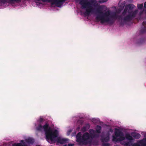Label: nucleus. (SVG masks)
Returning <instances> with one entry per match:
<instances>
[{"mask_svg":"<svg viewBox=\"0 0 146 146\" xmlns=\"http://www.w3.org/2000/svg\"><path fill=\"white\" fill-rule=\"evenodd\" d=\"M40 146L38 145V146Z\"/></svg>","mask_w":146,"mask_h":146,"instance_id":"obj_26","label":"nucleus"},{"mask_svg":"<svg viewBox=\"0 0 146 146\" xmlns=\"http://www.w3.org/2000/svg\"><path fill=\"white\" fill-rule=\"evenodd\" d=\"M113 132V130L110 129V131L102 133L100 136V141L102 143V146H110V144L107 142H108L110 139V132Z\"/></svg>","mask_w":146,"mask_h":146,"instance_id":"obj_7","label":"nucleus"},{"mask_svg":"<svg viewBox=\"0 0 146 146\" xmlns=\"http://www.w3.org/2000/svg\"><path fill=\"white\" fill-rule=\"evenodd\" d=\"M121 4L122 5V7L123 8L125 6V3L124 2L121 3Z\"/></svg>","mask_w":146,"mask_h":146,"instance_id":"obj_15","label":"nucleus"},{"mask_svg":"<svg viewBox=\"0 0 146 146\" xmlns=\"http://www.w3.org/2000/svg\"><path fill=\"white\" fill-rule=\"evenodd\" d=\"M90 120L92 122L96 123L97 122L99 121V119L98 118H93Z\"/></svg>","mask_w":146,"mask_h":146,"instance_id":"obj_13","label":"nucleus"},{"mask_svg":"<svg viewBox=\"0 0 146 146\" xmlns=\"http://www.w3.org/2000/svg\"><path fill=\"white\" fill-rule=\"evenodd\" d=\"M79 121H80V120H78L77 121V122H79Z\"/></svg>","mask_w":146,"mask_h":146,"instance_id":"obj_24","label":"nucleus"},{"mask_svg":"<svg viewBox=\"0 0 146 146\" xmlns=\"http://www.w3.org/2000/svg\"><path fill=\"white\" fill-rule=\"evenodd\" d=\"M44 117H40L35 123V127L36 130L45 133L46 140L50 144L54 143L57 142L61 144H65L68 143L69 139L58 137L59 133V129L55 127L52 128L48 122H46L42 125L44 122Z\"/></svg>","mask_w":146,"mask_h":146,"instance_id":"obj_1","label":"nucleus"},{"mask_svg":"<svg viewBox=\"0 0 146 146\" xmlns=\"http://www.w3.org/2000/svg\"><path fill=\"white\" fill-rule=\"evenodd\" d=\"M144 7L145 9H146V1L145 3L144 4ZM145 13L146 14V10L145 11Z\"/></svg>","mask_w":146,"mask_h":146,"instance_id":"obj_18","label":"nucleus"},{"mask_svg":"<svg viewBox=\"0 0 146 146\" xmlns=\"http://www.w3.org/2000/svg\"><path fill=\"white\" fill-rule=\"evenodd\" d=\"M144 137L141 140H139L141 146H146V133L144 135Z\"/></svg>","mask_w":146,"mask_h":146,"instance_id":"obj_11","label":"nucleus"},{"mask_svg":"<svg viewBox=\"0 0 146 146\" xmlns=\"http://www.w3.org/2000/svg\"><path fill=\"white\" fill-rule=\"evenodd\" d=\"M94 6L97 7L95 13L96 15V19L97 21H100L101 23L103 24L108 23L110 24H113L117 18V16L115 13L110 10L107 11L105 13L102 14V11L104 10H106L107 7L104 5H95Z\"/></svg>","mask_w":146,"mask_h":146,"instance_id":"obj_3","label":"nucleus"},{"mask_svg":"<svg viewBox=\"0 0 146 146\" xmlns=\"http://www.w3.org/2000/svg\"><path fill=\"white\" fill-rule=\"evenodd\" d=\"M95 129L96 131L90 129L89 130V133L85 132L82 134L81 132L78 133L76 135V141L78 145L80 146L88 144L97 145L98 142L96 139L99 137V134L101 132L102 127L100 125H97Z\"/></svg>","mask_w":146,"mask_h":146,"instance_id":"obj_2","label":"nucleus"},{"mask_svg":"<svg viewBox=\"0 0 146 146\" xmlns=\"http://www.w3.org/2000/svg\"><path fill=\"white\" fill-rule=\"evenodd\" d=\"M108 0H101V2L102 3H104L106 2Z\"/></svg>","mask_w":146,"mask_h":146,"instance_id":"obj_20","label":"nucleus"},{"mask_svg":"<svg viewBox=\"0 0 146 146\" xmlns=\"http://www.w3.org/2000/svg\"><path fill=\"white\" fill-rule=\"evenodd\" d=\"M68 146H74V144L71 143H68Z\"/></svg>","mask_w":146,"mask_h":146,"instance_id":"obj_19","label":"nucleus"},{"mask_svg":"<svg viewBox=\"0 0 146 146\" xmlns=\"http://www.w3.org/2000/svg\"><path fill=\"white\" fill-rule=\"evenodd\" d=\"M143 11L140 12L139 13V15H141V14H142V13H143Z\"/></svg>","mask_w":146,"mask_h":146,"instance_id":"obj_22","label":"nucleus"},{"mask_svg":"<svg viewBox=\"0 0 146 146\" xmlns=\"http://www.w3.org/2000/svg\"><path fill=\"white\" fill-rule=\"evenodd\" d=\"M90 124L89 123H86L84 126L81 128V131L85 133L86 131H87L90 129Z\"/></svg>","mask_w":146,"mask_h":146,"instance_id":"obj_10","label":"nucleus"},{"mask_svg":"<svg viewBox=\"0 0 146 146\" xmlns=\"http://www.w3.org/2000/svg\"><path fill=\"white\" fill-rule=\"evenodd\" d=\"M119 7H120V3L119 4Z\"/></svg>","mask_w":146,"mask_h":146,"instance_id":"obj_25","label":"nucleus"},{"mask_svg":"<svg viewBox=\"0 0 146 146\" xmlns=\"http://www.w3.org/2000/svg\"><path fill=\"white\" fill-rule=\"evenodd\" d=\"M131 135L129 133L126 134L125 136V140L127 141H133L134 139L133 138L136 139H139L141 137V135L137 133L132 132L131 133Z\"/></svg>","mask_w":146,"mask_h":146,"instance_id":"obj_8","label":"nucleus"},{"mask_svg":"<svg viewBox=\"0 0 146 146\" xmlns=\"http://www.w3.org/2000/svg\"><path fill=\"white\" fill-rule=\"evenodd\" d=\"M72 131V130H69L68 131V132H67V135H69L70 134V132Z\"/></svg>","mask_w":146,"mask_h":146,"instance_id":"obj_17","label":"nucleus"},{"mask_svg":"<svg viewBox=\"0 0 146 146\" xmlns=\"http://www.w3.org/2000/svg\"><path fill=\"white\" fill-rule=\"evenodd\" d=\"M140 33H146V27H142L140 30Z\"/></svg>","mask_w":146,"mask_h":146,"instance_id":"obj_12","label":"nucleus"},{"mask_svg":"<svg viewBox=\"0 0 146 146\" xmlns=\"http://www.w3.org/2000/svg\"><path fill=\"white\" fill-rule=\"evenodd\" d=\"M135 6L132 4H129L125 6L124 9L121 16H119L116 13L117 16V19L121 20V25H123L127 22L131 21L133 19L135 18L138 13V10L137 9L132 11L135 7ZM112 13H115L113 12Z\"/></svg>","mask_w":146,"mask_h":146,"instance_id":"obj_4","label":"nucleus"},{"mask_svg":"<svg viewBox=\"0 0 146 146\" xmlns=\"http://www.w3.org/2000/svg\"><path fill=\"white\" fill-rule=\"evenodd\" d=\"M142 24L143 25H146V21H144L143 23Z\"/></svg>","mask_w":146,"mask_h":146,"instance_id":"obj_21","label":"nucleus"},{"mask_svg":"<svg viewBox=\"0 0 146 146\" xmlns=\"http://www.w3.org/2000/svg\"><path fill=\"white\" fill-rule=\"evenodd\" d=\"M78 117H76V116H75V117H73V119L74 120H77H77H78Z\"/></svg>","mask_w":146,"mask_h":146,"instance_id":"obj_16","label":"nucleus"},{"mask_svg":"<svg viewBox=\"0 0 146 146\" xmlns=\"http://www.w3.org/2000/svg\"><path fill=\"white\" fill-rule=\"evenodd\" d=\"M20 1V0H9L8 3L11 4V3L13 1L19 2ZM7 0H0V8L3 9L8 6L7 5Z\"/></svg>","mask_w":146,"mask_h":146,"instance_id":"obj_9","label":"nucleus"},{"mask_svg":"<svg viewBox=\"0 0 146 146\" xmlns=\"http://www.w3.org/2000/svg\"><path fill=\"white\" fill-rule=\"evenodd\" d=\"M114 134L115 135L112 136V141L115 143L119 142L125 146H141L139 140L136 143H132L133 141H126L124 134L121 129L115 128Z\"/></svg>","mask_w":146,"mask_h":146,"instance_id":"obj_5","label":"nucleus"},{"mask_svg":"<svg viewBox=\"0 0 146 146\" xmlns=\"http://www.w3.org/2000/svg\"><path fill=\"white\" fill-rule=\"evenodd\" d=\"M78 1H79V3L81 5V8L82 9H85L87 7H89L90 8L89 10L86 9L85 11L83 13V14L85 16H88L90 15V13L93 11V9L91 7H92V3H96V0H91V2H87V0H76V1L77 2Z\"/></svg>","mask_w":146,"mask_h":146,"instance_id":"obj_6","label":"nucleus"},{"mask_svg":"<svg viewBox=\"0 0 146 146\" xmlns=\"http://www.w3.org/2000/svg\"><path fill=\"white\" fill-rule=\"evenodd\" d=\"M80 127H78L77 128L78 129H80Z\"/></svg>","mask_w":146,"mask_h":146,"instance_id":"obj_23","label":"nucleus"},{"mask_svg":"<svg viewBox=\"0 0 146 146\" xmlns=\"http://www.w3.org/2000/svg\"><path fill=\"white\" fill-rule=\"evenodd\" d=\"M143 7V4H139L137 5L138 8L140 10L142 9Z\"/></svg>","mask_w":146,"mask_h":146,"instance_id":"obj_14","label":"nucleus"},{"mask_svg":"<svg viewBox=\"0 0 146 146\" xmlns=\"http://www.w3.org/2000/svg\"><path fill=\"white\" fill-rule=\"evenodd\" d=\"M64 146H66V145H65Z\"/></svg>","mask_w":146,"mask_h":146,"instance_id":"obj_27","label":"nucleus"}]
</instances>
